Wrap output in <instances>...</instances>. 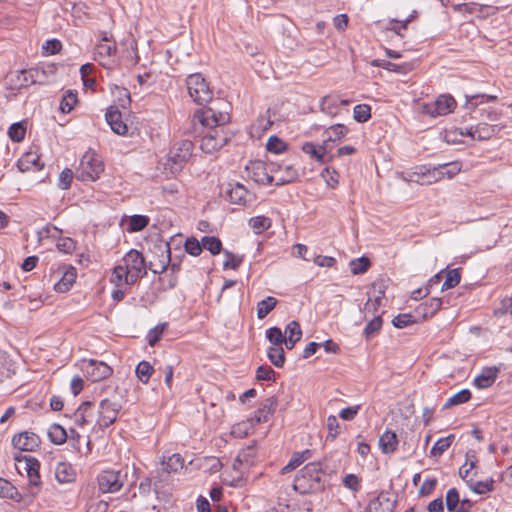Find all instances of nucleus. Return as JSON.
Returning a JSON list of instances; mask_svg holds the SVG:
<instances>
[{"label": "nucleus", "mask_w": 512, "mask_h": 512, "mask_svg": "<svg viewBox=\"0 0 512 512\" xmlns=\"http://www.w3.org/2000/svg\"><path fill=\"white\" fill-rule=\"evenodd\" d=\"M166 328L167 324L161 323L148 332L147 341L150 346H154L160 340Z\"/></svg>", "instance_id": "obj_59"}, {"label": "nucleus", "mask_w": 512, "mask_h": 512, "mask_svg": "<svg viewBox=\"0 0 512 512\" xmlns=\"http://www.w3.org/2000/svg\"><path fill=\"white\" fill-rule=\"evenodd\" d=\"M24 469L28 477V490L24 497V501L32 502L34 497L38 495L41 490V477L39 474L40 463L33 457H24Z\"/></svg>", "instance_id": "obj_6"}, {"label": "nucleus", "mask_w": 512, "mask_h": 512, "mask_svg": "<svg viewBox=\"0 0 512 512\" xmlns=\"http://www.w3.org/2000/svg\"><path fill=\"white\" fill-rule=\"evenodd\" d=\"M382 327V319L380 315L374 316L364 328V335L366 338H371L380 331Z\"/></svg>", "instance_id": "obj_56"}, {"label": "nucleus", "mask_w": 512, "mask_h": 512, "mask_svg": "<svg viewBox=\"0 0 512 512\" xmlns=\"http://www.w3.org/2000/svg\"><path fill=\"white\" fill-rule=\"evenodd\" d=\"M268 358L276 367H282L285 363V353L281 346H271L268 350Z\"/></svg>", "instance_id": "obj_47"}, {"label": "nucleus", "mask_w": 512, "mask_h": 512, "mask_svg": "<svg viewBox=\"0 0 512 512\" xmlns=\"http://www.w3.org/2000/svg\"><path fill=\"white\" fill-rule=\"evenodd\" d=\"M0 497L16 502L24 501L23 495L7 480L0 478Z\"/></svg>", "instance_id": "obj_34"}, {"label": "nucleus", "mask_w": 512, "mask_h": 512, "mask_svg": "<svg viewBox=\"0 0 512 512\" xmlns=\"http://www.w3.org/2000/svg\"><path fill=\"white\" fill-rule=\"evenodd\" d=\"M193 143L190 140H182L174 144L168 156V165L173 173L182 170L192 155Z\"/></svg>", "instance_id": "obj_7"}, {"label": "nucleus", "mask_w": 512, "mask_h": 512, "mask_svg": "<svg viewBox=\"0 0 512 512\" xmlns=\"http://www.w3.org/2000/svg\"><path fill=\"white\" fill-rule=\"evenodd\" d=\"M324 476L325 474L320 463H308L295 477L293 488L300 494H308L320 491L324 486Z\"/></svg>", "instance_id": "obj_3"}, {"label": "nucleus", "mask_w": 512, "mask_h": 512, "mask_svg": "<svg viewBox=\"0 0 512 512\" xmlns=\"http://www.w3.org/2000/svg\"><path fill=\"white\" fill-rule=\"evenodd\" d=\"M266 337L272 346H281L285 344L286 336L282 333L281 329L278 327L269 328L266 331Z\"/></svg>", "instance_id": "obj_53"}, {"label": "nucleus", "mask_w": 512, "mask_h": 512, "mask_svg": "<svg viewBox=\"0 0 512 512\" xmlns=\"http://www.w3.org/2000/svg\"><path fill=\"white\" fill-rule=\"evenodd\" d=\"M384 297V293L382 291H379L378 295L374 298H368L367 302L364 305V313L365 316L370 313L374 314L377 312L378 308L381 306L382 300Z\"/></svg>", "instance_id": "obj_58"}, {"label": "nucleus", "mask_w": 512, "mask_h": 512, "mask_svg": "<svg viewBox=\"0 0 512 512\" xmlns=\"http://www.w3.org/2000/svg\"><path fill=\"white\" fill-rule=\"evenodd\" d=\"M17 166L21 172L26 171H39L42 168L40 157L35 151H28L24 153L18 160Z\"/></svg>", "instance_id": "obj_23"}, {"label": "nucleus", "mask_w": 512, "mask_h": 512, "mask_svg": "<svg viewBox=\"0 0 512 512\" xmlns=\"http://www.w3.org/2000/svg\"><path fill=\"white\" fill-rule=\"evenodd\" d=\"M277 305V299L268 296L265 299L261 300L257 304V317L259 319L265 318Z\"/></svg>", "instance_id": "obj_41"}, {"label": "nucleus", "mask_w": 512, "mask_h": 512, "mask_svg": "<svg viewBox=\"0 0 512 512\" xmlns=\"http://www.w3.org/2000/svg\"><path fill=\"white\" fill-rule=\"evenodd\" d=\"M185 251L192 256H198L202 252L203 246L202 241L199 242L196 238L191 237L185 241Z\"/></svg>", "instance_id": "obj_60"}, {"label": "nucleus", "mask_w": 512, "mask_h": 512, "mask_svg": "<svg viewBox=\"0 0 512 512\" xmlns=\"http://www.w3.org/2000/svg\"><path fill=\"white\" fill-rule=\"evenodd\" d=\"M184 466V460L180 454H172L167 458H163L161 462V469L163 472L170 474L176 473Z\"/></svg>", "instance_id": "obj_33"}, {"label": "nucleus", "mask_w": 512, "mask_h": 512, "mask_svg": "<svg viewBox=\"0 0 512 512\" xmlns=\"http://www.w3.org/2000/svg\"><path fill=\"white\" fill-rule=\"evenodd\" d=\"M457 103L450 95H440L435 101L422 105V112L431 117L444 116L454 111Z\"/></svg>", "instance_id": "obj_9"}, {"label": "nucleus", "mask_w": 512, "mask_h": 512, "mask_svg": "<svg viewBox=\"0 0 512 512\" xmlns=\"http://www.w3.org/2000/svg\"><path fill=\"white\" fill-rule=\"evenodd\" d=\"M82 369L93 382L104 380L112 374V368L109 365L92 359L83 361Z\"/></svg>", "instance_id": "obj_11"}, {"label": "nucleus", "mask_w": 512, "mask_h": 512, "mask_svg": "<svg viewBox=\"0 0 512 512\" xmlns=\"http://www.w3.org/2000/svg\"><path fill=\"white\" fill-rule=\"evenodd\" d=\"M417 320L411 314H399L392 320L394 327L402 329L411 324L416 323Z\"/></svg>", "instance_id": "obj_61"}, {"label": "nucleus", "mask_w": 512, "mask_h": 512, "mask_svg": "<svg viewBox=\"0 0 512 512\" xmlns=\"http://www.w3.org/2000/svg\"><path fill=\"white\" fill-rule=\"evenodd\" d=\"M472 502L468 499L460 500L459 492L456 488H451L446 494V507L449 512H470Z\"/></svg>", "instance_id": "obj_17"}, {"label": "nucleus", "mask_w": 512, "mask_h": 512, "mask_svg": "<svg viewBox=\"0 0 512 512\" xmlns=\"http://www.w3.org/2000/svg\"><path fill=\"white\" fill-rule=\"evenodd\" d=\"M92 415V408L89 403H83L75 412V421L77 425L83 427L90 423L89 417Z\"/></svg>", "instance_id": "obj_42"}, {"label": "nucleus", "mask_w": 512, "mask_h": 512, "mask_svg": "<svg viewBox=\"0 0 512 512\" xmlns=\"http://www.w3.org/2000/svg\"><path fill=\"white\" fill-rule=\"evenodd\" d=\"M370 512H393L395 501L390 498L388 493H380L377 498L369 503Z\"/></svg>", "instance_id": "obj_27"}, {"label": "nucleus", "mask_w": 512, "mask_h": 512, "mask_svg": "<svg viewBox=\"0 0 512 512\" xmlns=\"http://www.w3.org/2000/svg\"><path fill=\"white\" fill-rule=\"evenodd\" d=\"M276 407L277 400L274 397L265 399L255 412L252 420L257 424L267 422L269 417L275 412Z\"/></svg>", "instance_id": "obj_25"}, {"label": "nucleus", "mask_w": 512, "mask_h": 512, "mask_svg": "<svg viewBox=\"0 0 512 512\" xmlns=\"http://www.w3.org/2000/svg\"><path fill=\"white\" fill-rule=\"evenodd\" d=\"M499 374V368L496 366L485 367L481 373L474 379V384L479 389H485L491 387Z\"/></svg>", "instance_id": "obj_24"}, {"label": "nucleus", "mask_w": 512, "mask_h": 512, "mask_svg": "<svg viewBox=\"0 0 512 512\" xmlns=\"http://www.w3.org/2000/svg\"><path fill=\"white\" fill-rule=\"evenodd\" d=\"M502 128H504V126L498 127L496 125H489L488 123H479L469 129H466L465 132L459 130V134L461 136H469L473 140L483 141L493 137L495 133L500 131Z\"/></svg>", "instance_id": "obj_13"}, {"label": "nucleus", "mask_w": 512, "mask_h": 512, "mask_svg": "<svg viewBox=\"0 0 512 512\" xmlns=\"http://www.w3.org/2000/svg\"><path fill=\"white\" fill-rule=\"evenodd\" d=\"M154 369L147 361H141L135 370L137 378L144 384H147Z\"/></svg>", "instance_id": "obj_46"}, {"label": "nucleus", "mask_w": 512, "mask_h": 512, "mask_svg": "<svg viewBox=\"0 0 512 512\" xmlns=\"http://www.w3.org/2000/svg\"><path fill=\"white\" fill-rule=\"evenodd\" d=\"M340 99L336 96H325L321 100V111L334 117L339 114Z\"/></svg>", "instance_id": "obj_37"}, {"label": "nucleus", "mask_w": 512, "mask_h": 512, "mask_svg": "<svg viewBox=\"0 0 512 512\" xmlns=\"http://www.w3.org/2000/svg\"><path fill=\"white\" fill-rule=\"evenodd\" d=\"M461 274L459 269H452L446 272L445 281L441 287L442 291L454 288L460 283Z\"/></svg>", "instance_id": "obj_52"}, {"label": "nucleus", "mask_w": 512, "mask_h": 512, "mask_svg": "<svg viewBox=\"0 0 512 512\" xmlns=\"http://www.w3.org/2000/svg\"><path fill=\"white\" fill-rule=\"evenodd\" d=\"M431 170L432 168H426L425 166L417 167L415 171L409 174V181L423 185L422 182L430 179L428 172Z\"/></svg>", "instance_id": "obj_57"}, {"label": "nucleus", "mask_w": 512, "mask_h": 512, "mask_svg": "<svg viewBox=\"0 0 512 512\" xmlns=\"http://www.w3.org/2000/svg\"><path fill=\"white\" fill-rule=\"evenodd\" d=\"M104 171L101 157L94 151H87L81 158L76 176L82 181H95Z\"/></svg>", "instance_id": "obj_4"}, {"label": "nucleus", "mask_w": 512, "mask_h": 512, "mask_svg": "<svg viewBox=\"0 0 512 512\" xmlns=\"http://www.w3.org/2000/svg\"><path fill=\"white\" fill-rule=\"evenodd\" d=\"M461 169L462 165L458 161L440 164L437 167H433L432 170L428 172L430 179L426 182H422V184H432L442 180L445 177L452 178L457 175Z\"/></svg>", "instance_id": "obj_12"}, {"label": "nucleus", "mask_w": 512, "mask_h": 512, "mask_svg": "<svg viewBox=\"0 0 512 512\" xmlns=\"http://www.w3.org/2000/svg\"><path fill=\"white\" fill-rule=\"evenodd\" d=\"M255 458H256L255 445L254 444L249 445L246 448L242 449L238 453V455L233 463V468L235 470H238L239 473L242 475L246 470H248L254 464Z\"/></svg>", "instance_id": "obj_18"}, {"label": "nucleus", "mask_w": 512, "mask_h": 512, "mask_svg": "<svg viewBox=\"0 0 512 512\" xmlns=\"http://www.w3.org/2000/svg\"><path fill=\"white\" fill-rule=\"evenodd\" d=\"M76 277L77 273L74 267L64 266L61 279L54 284L55 291L59 293L68 292L75 283Z\"/></svg>", "instance_id": "obj_22"}, {"label": "nucleus", "mask_w": 512, "mask_h": 512, "mask_svg": "<svg viewBox=\"0 0 512 512\" xmlns=\"http://www.w3.org/2000/svg\"><path fill=\"white\" fill-rule=\"evenodd\" d=\"M6 82L11 89L19 90L28 87L34 80L27 70H17L7 74Z\"/></svg>", "instance_id": "obj_21"}, {"label": "nucleus", "mask_w": 512, "mask_h": 512, "mask_svg": "<svg viewBox=\"0 0 512 512\" xmlns=\"http://www.w3.org/2000/svg\"><path fill=\"white\" fill-rule=\"evenodd\" d=\"M78 102L77 93L71 90L65 92L60 102V110L62 113H70Z\"/></svg>", "instance_id": "obj_43"}, {"label": "nucleus", "mask_w": 512, "mask_h": 512, "mask_svg": "<svg viewBox=\"0 0 512 512\" xmlns=\"http://www.w3.org/2000/svg\"><path fill=\"white\" fill-rule=\"evenodd\" d=\"M12 444L20 451H35L40 446V438L33 432H22L15 435Z\"/></svg>", "instance_id": "obj_16"}, {"label": "nucleus", "mask_w": 512, "mask_h": 512, "mask_svg": "<svg viewBox=\"0 0 512 512\" xmlns=\"http://www.w3.org/2000/svg\"><path fill=\"white\" fill-rule=\"evenodd\" d=\"M48 437L52 443L61 445L66 442L68 435L61 425L55 423L49 427Z\"/></svg>", "instance_id": "obj_39"}, {"label": "nucleus", "mask_w": 512, "mask_h": 512, "mask_svg": "<svg viewBox=\"0 0 512 512\" xmlns=\"http://www.w3.org/2000/svg\"><path fill=\"white\" fill-rule=\"evenodd\" d=\"M249 224L256 234H260L270 228L271 220L265 216H256L250 219Z\"/></svg>", "instance_id": "obj_49"}, {"label": "nucleus", "mask_w": 512, "mask_h": 512, "mask_svg": "<svg viewBox=\"0 0 512 512\" xmlns=\"http://www.w3.org/2000/svg\"><path fill=\"white\" fill-rule=\"evenodd\" d=\"M97 481L99 490L103 493H115L124 485V479L120 471H103L98 475Z\"/></svg>", "instance_id": "obj_10"}, {"label": "nucleus", "mask_w": 512, "mask_h": 512, "mask_svg": "<svg viewBox=\"0 0 512 512\" xmlns=\"http://www.w3.org/2000/svg\"><path fill=\"white\" fill-rule=\"evenodd\" d=\"M249 176L258 184L269 185L275 181V176L270 175L262 161H253L246 165Z\"/></svg>", "instance_id": "obj_15"}, {"label": "nucleus", "mask_w": 512, "mask_h": 512, "mask_svg": "<svg viewBox=\"0 0 512 512\" xmlns=\"http://www.w3.org/2000/svg\"><path fill=\"white\" fill-rule=\"evenodd\" d=\"M302 151L321 164L327 163L332 159V156H325L324 152L319 148V146H316L312 142L304 143L302 146Z\"/></svg>", "instance_id": "obj_35"}, {"label": "nucleus", "mask_w": 512, "mask_h": 512, "mask_svg": "<svg viewBox=\"0 0 512 512\" xmlns=\"http://www.w3.org/2000/svg\"><path fill=\"white\" fill-rule=\"evenodd\" d=\"M266 146L268 151L274 153H281L286 149V144L276 136H271Z\"/></svg>", "instance_id": "obj_63"}, {"label": "nucleus", "mask_w": 512, "mask_h": 512, "mask_svg": "<svg viewBox=\"0 0 512 512\" xmlns=\"http://www.w3.org/2000/svg\"><path fill=\"white\" fill-rule=\"evenodd\" d=\"M322 176L324 177L327 185L331 188H335L339 183V174L335 170L325 168L322 172Z\"/></svg>", "instance_id": "obj_64"}, {"label": "nucleus", "mask_w": 512, "mask_h": 512, "mask_svg": "<svg viewBox=\"0 0 512 512\" xmlns=\"http://www.w3.org/2000/svg\"><path fill=\"white\" fill-rule=\"evenodd\" d=\"M121 409V404L118 401L111 399H103L100 402V417L99 424L105 427L113 424L117 419L118 413Z\"/></svg>", "instance_id": "obj_14"}, {"label": "nucleus", "mask_w": 512, "mask_h": 512, "mask_svg": "<svg viewBox=\"0 0 512 512\" xmlns=\"http://www.w3.org/2000/svg\"><path fill=\"white\" fill-rule=\"evenodd\" d=\"M453 438V435H449L447 437L438 439L431 448V456L438 457L442 455L451 446Z\"/></svg>", "instance_id": "obj_48"}, {"label": "nucleus", "mask_w": 512, "mask_h": 512, "mask_svg": "<svg viewBox=\"0 0 512 512\" xmlns=\"http://www.w3.org/2000/svg\"><path fill=\"white\" fill-rule=\"evenodd\" d=\"M229 120L228 111H222L214 107L195 112L192 123L196 130L201 129L200 148L204 153L213 154L228 142L229 135L224 126Z\"/></svg>", "instance_id": "obj_1"}, {"label": "nucleus", "mask_w": 512, "mask_h": 512, "mask_svg": "<svg viewBox=\"0 0 512 512\" xmlns=\"http://www.w3.org/2000/svg\"><path fill=\"white\" fill-rule=\"evenodd\" d=\"M202 246L213 255L219 254L222 249V243L220 239L214 236H204L202 238Z\"/></svg>", "instance_id": "obj_50"}, {"label": "nucleus", "mask_w": 512, "mask_h": 512, "mask_svg": "<svg viewBox=\"0 0 512 512\" xmlns=\"http://www.w3.org/2000/svg\"><path fill=\"white\" fill-rule=\"evenodd\" d=\"M441 306L442 300L440 298H430L416 308V313L421 316L423 320H426L433 317L441 309Z\"/></svg>", "instance_id": "obj_29"}, {"label": "nucleus", "mask_w": 512, "mask_h": 512, "mask_svg": "<svg viewBox=\"0 0 512 512\" xmlns=\"http://www.w3.org/2000/svg\"><path fill=\"white\" fill-rule=\"evenodd\" d=\"M190 97L199 105L208 103L213 98V90L200 73L190 74L186 80Z\"/></svg>", "instance_id": "obj_5"}, {"label": "nucleus", "mask_w": 512, "mask_h": 512, "mask_svg": "<svg viewBox=\"0 0 512 512\" xmlns=\"http://www.w3.org/2000/svg\"><path fill=\"white\" fill-rule=\"evenodd\" d=\"M105 120L112 129V131L118 135H126L128 132V126L122 120V113L116 106H110L105 114Z\"/></svg>", "instance_id": "obj_19"}, {"label": "nucleus", "mask_w": 512, "mask_h": 512, "mask_svg": "<svg viewBox=\"0 0 512 512\" xmlns=\"http://www.w3.org/2000/svg\"><path fill=\"white\" fill-rule=\"evenodd\" d=\"M225 257L226 259L223 262V267L225 269L237 270L241 263L243 262V256L240 255L225 252Z\"/></svg>", "instance_id": "obj_62"}, {"label": "nucleus", "mask_w": 512, "mask_h": 512, "mask_svg": "<svg viewBox=\"0 0 512 512\" xmlns=\"http://www.w3.org/2000/svg\"><path fill=\"white\" fill-rule=\"evenodd\" d=\"M227 196L231 203L245 205L248 201L249 192L244 185L238 182L229 183Z\"/></svg>", "instance_id": "obj_28"}, {"label": "nucleus", "mask_w": 512, "mask_h": 512, "mask_svg": "<svg viewBox=\"0 0 512 512\" xmlns=\"http://www.w3.org/2000/svg\"><path fill=\"white\" fill-rule=\"evenodd\" d=\"M310 457L311 451L309 449L304 450L302 452H295L292 455L290 461L287 463V465H285L282 468L281 473L285 474L291 472L292 470L300 466L304 461L308 460Z\"/></svg>", "instance_id": "obj_36"}, {"label": "nucleus", "mask_w": 512, "mask_h": 512, "mask_svg": "<svg viewBox=\"0 0 512 512\" xmlns=\"http://www.w3.org/2000/svg\"><path fill=\"white\" fill-rule=\"evenodd\" d=\"M26 123H13L8 129V136L13 142H21L25 138Z\"/></svg>", "instance_id": "obj_44"}, {"label": "nucleus", "mask_w": 512, "mask_h": 512, "mask_svg": "<svg viewBox=\"0 0 512 512\" xmlns=\"http://www.w3.org/2000/svg\"><path fill=\"white\" fill-rule=\"evenodd\" d=\"M116 52V43L104 33L101 41L95 47L94 60L105 68H111L116 63Z\"/></svg>", "instance_id": "obj_8"}, {"label": "nucleus", "mask_w": 512, "mask_h": 512, "mask_svg": "<svg viewBox=\"0 0 512 512\" xmlns=\"http://www.w3.org/2000/svg\"><path fill=\"white\" fill-rule=\"evenodd\" d=\"M285 334H287L285 346L287 349L291 350L302 337L300 324L297 321H291L285 328Z\"/></svg>", "instance_id": "obj_30"}, {"label": "nucleus", "mask_w": 512, "mask_h": 512, "mask_svg": "<svg viewBox=\"0 0 512 512\" xmlns=\"http://www.w3.org/2000/svg\"><path fill=\"white\" fill-rule=\"evenodd\" d=\"M470 398L471 392L468 389H463L456 393L455 395H453L452 397H450L445 403L444 407L448 408L454 405L466 403L470 400Z\"/></svg>", "instance_id": "obj_55"}, {"label": "nucleus", "mask_w": 512, "mask_h": 512, "mask_svg": "<svg viewBox=\"0 0 512 512\" xmlns=\"http://www.w3.org/2000/svg\"><path fill=\"white\" fill-rule=\"evenodd\" d=\"M146 274V263L143 255L139 251L131 249L114 267L111 282L117 287L130 286Z\"/></svg>", "instance_id": "obj_2"}, {"label": "nucleus", "mask_w": 512, "mask_h": 512, "mask_svg": "<svg viewBox=\"0 0 512 512\" xmlns=\"http://www.w3.org/2000/svg\"><path fill=\"white\" fill-rule=\"evenodd\" d=\"M398 446V438L395 432L387 430L379 438V448L385 454L393 453Z\"/></svg>", "instance_id": "obj_31"}, {"label": "nucleus", "mask_w": 512, "mask_h": 512, "mask_svg": "<svg viewBox=\"0 0 512 512\" xmlns=\"http://www.w3.org/2000/svg\"><path fill=\"white\" fill-rule=\"evenodd\" d=\"M470 489L477 494H485L494 489V480L492 478L485 481H474L473 479L467 480Z\"/></svg>", "instance_id": "obj_40"}, {"label": "nucleus", "mask_w": 512, "mask_h": 512, "mask_svg": "<svg viewBox=\"0 0 512 512\" xmlns=\"http://www.w3.org/2000/svg\"><path fill=\"white\" fill-rule=\"evenodd\" d=\"M348 133V128L343 124H335L327 128L323 135L327 136V141L337 142L344 138Z\"/></svg>", "instance_id": "obj_38"}, {"label": "nucleus", "mask_w": 512, "mask_h": 512, "mask_svg": "<svg viewBox=\"0 0 512 512\" xmlns=\"http://www.w3.org/2000/svg\"><path fill=\"white\" fill-rule=\"evenodd\" d=\"M77 472L72 464L59 462L55 468V478L61 484L72 483L76 480Z\"/></svg>", "instance_id": "obj_26"}, {"label": "nucleus", "mask_w": 512, "mask_h": 512, "mask_svg": "<svg viewBox=\"0 0 512 512\" xmlns=\"http://www.w3.org/2000/svg\"><path fill=\"white\" fill-rule=\"evenodd\" d=\"M370 265H371V262H370L369 258H367L365 256L354 259V260L350 261V263H349L350 271L353 275H359V274L366 272L368 270V268L370 267Z\"/></svg>", "instance_id": "obj_45"}, {"label": "nucleus", "mask_w": 512, "mask_h": 512, "mask_svg": "<svg viewBox=\"0 0 512 512\" xmlns=\"http://www.w3.org/2000/svg\"><path fill=\"white\" fill-rule=\"evenodd\" d=\"M274 176L276 184L281 185L294 181L298 177V172L291 165H279L276 175Z\"/></svg>", "instance_id": "obj_32"}, {"label": "nucleus", "mask_w": 512, "mask_h": 512, "mask_svg": "<svg viewBox=\"0 0 512 512\" xmlns=\"http://www.w3.org/2000/svg\"><path fill=\"white\" fill-rule=\"evenodd\" d=\"M155 250L160 252L161 254L158 256L157 261L151 260L149 262V269L152 270L153 273H162L166 270L170 263V247L168 243H164L161 245H157L154 247Z\"/></svg>", "instance_id": "obj_20"}, {"label": "nucleus", "mask_w": 512, "mask_h": 512, "mask_svg": "<svg viewBox=\"0 0 512 512\" xmlns=\"http://www.w3.org/2000/svg\"><path fill=\"white\" fill-rule=\"evenodd\" d=\"M353 117L359 123H364L371 118V107L367 104H359L354 107Z\"/></svg>", "instance_id": "obj_54"}, {"label": "nucleus", "mask_w": 512, "mask_h": 512, "mask_svg": "<svg viewBox=\"0 0 512 512\" xmlns=\"http://www.w3.org/2000/svg\"><path fill=\"white\" fill-rule=\"evenodd\" d=\"M149 223V218L143 215H133L129 219L128 232H137L143 230Z\"/></svg>", "instance_id": "obj_51"}]
</instances>
